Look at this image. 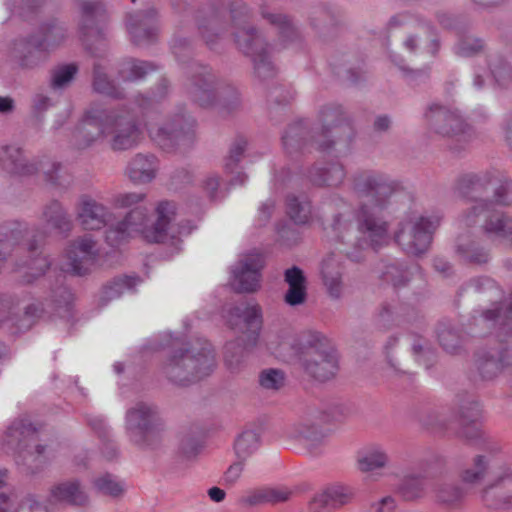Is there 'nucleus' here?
Returning a JSON list of instances; mask_svg holds the SVG:
<instances>
[{
	"instance_id": "obj_1",
	"label": "nucleus",
	"mask_w": 512,
	"mask_h": 512,
	"mask_svg": "<svg viewBox=\"0 0 512 512\" xmlns=\"http://www.w3.org/2000/svg\"><path fill=\"white\" fill-rule=\"evenodd\" d=\"M355 189L363 198V204L357 213L358 228L363 241L375 249L386 245L390 240L388 226L379 214L391 194V186L380 176L364 175L356 180Z\"/></svg>"
},
{
	"instance_id": "obj_2",
	"label": "nucleus",
	"mask_w": 512,
	"mask_h": 512,
	"mask_svg": "<svg viewBox=\"0 0 512 512\" xmlns=\"http://www.w3.org/2000/svg\"><path fill=\"white\" fill-rule=\"evenodd\" d=\"M176 213V204L167 200L158 202L153 216H148L144 208L133 209L120 223L109 227L106 239L111 245L138 235L148 242H164L168 239Z\"/></svg>"
},
{
	"instance_id": "obj_3",
	"label": "nucleus",
	"mask_w": 512,
	"mask_h": 512,
	"mask_svg": "<svg viewBox=\"0 0 512 512\" xmlns=\"http://www.w3.org/2000/svg\"><path fill=\"white\" fill-rule=\"evenodd\" d=\"M214 367V355L208 343L192 351L174 354L164 367L165 374L173 382L186 385L207 376Z\"/></svg>"
},
{
	"instance_id": "obj_4",
	"label": "nucleus",
	"mask_w": 512,
	"mask_h": 512,
	"mask_svg": "<svg viewBox=\"0 0 512 512\" xmlns=\"http://www.w3.org/2000/svg\"><path fill=\"white\" fill-rule=\"evenodd\" d=\"M84 122L87 126H95L98 136L111 135V146L114 150L130 149L140 139V131L134 122L98 107L86 113Z\"/></svg>"
},
{
	"instance_id": "obj_5",
	"label": "nucleus",
	"mask_w": 512,
	"mask_h": 512,
	"mask_svg": "<svg viewBox=\"0 0 512 512\" xmlns=\"http://www.w3.org/2000/svg\"><path fill=\"white\" fill-rule=\"evenodd\" d=\"M162 423L157 411L145 403H138L126 413V434L140 448H154L160 438Z\"/></svg>"
},
{
	"instance_id": "obj_6",
	"label": "nucleus",
	"mask_w": 512,
	"mask_h": 512,
	"mask_svg": "<svg viewBox=\"0 0 512 512\" xmlns=\"http://www.w3.org/2000/svg\"><path fill=\"white\" fill-rule=\"evenodd\" d=\"M299 361L304 370L319 381L332 378L338 369L337 355L324 337L313 334L304 342Z\"/></svg>"
},
{
	"instance_id": "obj_7",
	"label": "nucleus",
	"mask_w": 512,
	"mask_h": 512,
	"mask_svg": "<svg viewBox=\"0 0 512 512\" xmlns=\"http://www.w3.org/2000/svg\"><path fill=\"white\" fill-rule=\"evenodd\" d=\"M439 223V217L430 219L421 215H411L400 224L395 241L407 254H421L428 249L432 233Z\"/></svg>"
},
{
	"instance_id": "obj_8",
	"label": "nucleus",
	"mask_w": 512,
	"mask_h": 512,
	"mask_svg": "<svg viewBox=\"0 0 512 512\" xmlns=\"http://www.w3.org/2000/svg\"><path fill=\"white\" fill-rule=\"evenodd\" d=\"M483 503L490 508L512 506V470L503 467L494 470L488 483L481 490Z\"/></svg>"
},
{
	"instance_id": "obj_9",
	"label": "nucleus",
	"mask_w": 512,
	"mask_h": 512,
	"mask_svg": "<svg viewBox=\"0 0 512 512\" xmlns=\"http://www.w3.org/2000/svg\"><path fill=\"white\" fill-rule=\"evenodd\" d=\"M471 210L460 220L464 226H472L476 223L479 216L477 211L481 213L487 211L489 215L484 225L485 232L492 238L512 244V218L498 210L489 211L487 205L482 202H477L471 207Z\"/></svg>"
},
{
	"instance_id": "obj_10",
	"label": "nucleus",
	"mask_w": 512,
	"mask_h": 512,
	"mask_svg": "<svg viewBox=\"0 0 512 512\" xmlns=\"http://www.w3.org/2000/svg\"><path fill=\"white\" fill-rule=\"evenodd\" d=\"M97 257L95 241L84 236L72 242L66 249L65 263L61 269L66 273L84 275L94 266Z\"/></svg>"
},
{
	"instance_id": "obj_11",
	"label": "nucleus",
	"mask_w": 512,
	"mask_h": 512,
	"mask_svg": "<svg viewBox=\"0 0 512 512\" xmlns=\"http://www.w3.org/2000/svg\"><path fill=\"white\" fill-rule=\"evenodd\" d=\"M37 441V429L31 423L21 419L14 421L5 431L2 439V448L7 454H21L34 445L37 456H41L44 453V447L36 444Z\"/></svg>"
},
{
	"instance_id": "obj_12",
	"label": "nucleus",
	"mask_w": 512,
	"mask_h": 512,
	"mask_svg": "<svg viewBox=\"0 0 512 512\" xmlns=\"http://www.w3.org/2000/svg\"><path fill=\"white\" fill-rule=\"evenodd\" d=\"M233 329H239L247 334V345L242 351L256 344L262 325L261 309L257 304H240L229 311L227 318Z\"/></svg>"
},
{
	"instance_id": "obj_13",
	"label": "nucleus",
	"mask_w": 512,
	"mask_h": 512,
	"mask_svg": "<svg viewBox=\"0 0 512 512\" xmlns=\"http://www.w3.org/2000/svg\"><path fill=\"white\" fill-rule=\"evenodd\" d=\"M264 261L261 254L252 252L232 269V285L239 292H251L259 287L260 270Z\"/></svg>"
},
{
	"instance_id": "obj_14",
	"label": "nucleus",
	"mask_w": 512,
	"mask_h": 512,
	"mask_svg": "<svg viewBox=\"0 0 512 512\" xmlns=\"http://www.w3.org/2000/svg\"><path fill=\"white\" fill-rule=\"evenodd\" d=\"M353 496L351 489L342 485H334L317 493L309 504L311 512H328L348 503Z\"/></svg>"
},
{
	"instance_id": "obj_15",
	"label": "nucleus",
	"mask_w": 512,
	"mask_h": 512,
	"mask_svg": "<svg viewBox=\"0 0 512 512\" xmlns=\"http://www.w3.org/2000/svg\"><path fill=\"white\" fill-rule=\"evenodd\" d=\"M107 209L89 197H83L78 207V219L86 230H98L109 223Z\"/></svg>"
},
{
	"instance_id": "obj_16",
	"label": "nucleus",
	"mask_w": 512,
	"mask_h": 512,
	"mask_svg": "<svg viewBox=\"0 0 512 512\" xmlns=\"http://www.w3.org/2000/svg\"><path fill=\"white\" fill-rule=\"evenodd\" d=\"M429 121L434 123L437 132L446 136H456L464 132V123L461 117L446 108L435 106L427 114Z\"/></svg>"
},
{
	"instance_id": "obj_17",
	"label": "nucleus",
	"mask_w": 512,
	"mask_h": 512,
	"mask_svg": "<svg viewBox=\"0 0 512 512\" xmlns=\"http://www.w3.org/2000/svg\"><path fill=\"white\" fill-rule=\"evenodd\" d=\"M158 161L152 155H136L126 168V175L134 184H147L157 174Z\"/></svg>"
},
{
	"instance_id": "obj_18",
	"label": "nucleus",
	"mask_w": 512,
	"mask_h": 512,
	"mask_svg": "<svg viewBox=\"0 0 512 512\" xmlns=\"http://www.w3.org/2000/svg\"><path fill=\"white\" fill-rule=\"evenodd\" d=\"M388 463L387 451L378 444L363 448L357 455V466L362 472H373L385 468Z\"/></svg>"
},
{
	"instance_id": "obj_19",
	"label": "nucleus",
	"mask_w": 512,
	"mask_h": 512,
	"mask_svg": "<svg viewBox=\"0 0 512 512\" xmlns=\"http://www.w3.org/2000/svg\"><path fill=\"white\" fill-rule=\"evenodd\" d=\"M285 281L289 286L285 301L291 306L302 304L306 298V279L298 267H292L285 272Z\"/></svg>"
},
{
	"instance_id": "obj_20",
	"label": "nucleus",
	"mask_w": 512,
	"mask_h": 512,
	"mask_svg": "<svg viewBox=\"0 0 512 512\" xmlns=\"http://www.w3.org/2000/svg\"><path fill=\"white\" fill-rule=\"evenodd\" d=\"M321 274L329 294L339 297L342 292L341 266L334 256L323 260Z\"/></svg>"
},
{
	"instance_id": "obj_21",
	"label": "nucleus",
	"mask_w": 512,
	"mask_h": 512,
	"mask_svg": "<svg viewBox=\"0 0 512 512\" xmlns=\"http://www.w3.org/2000/svg\"><path fill=\"white\" fill-rule=\"evenodd\" d=\"M52 497L57 501L71 504H83L86 495L77 482H65L55 486L51 491Z\"/></svg>"
},
{
	"instance_id": "obj_22",
	"label": "nucleus",
	"mask_w": 512,
	"mask_h": 512,
	"mask_svg": "<svg viewBox=\"0 0 512 512\" xmlns=\"http://www.w3.org/2000/svg\"><path fill=\"white\" fill-rule=\"evenodd\" d=\"M152 20V12L129 16L127 20V28L136 43H141L144 39H148L153 35L154 32L147 29V26L152 22Z\"/></svg>"
},
{
	"instance_id": "obj_23",
	"label": "nucleus",
	"mask_w": 512,
	"mask_h": 512,
	"mask_svg": "<svg viewBox=\"0 0 512 512\" xmlns=\"http://www.w3.org/2000/svg\"><path fill=\"white\" fill-rule=\"evenodd\" d=\"M0 166L12 174L24 173V164L21 160V151L13 145L0 147Z\"/></svg>"
},
{
	"instance_id": "obj_24",
	"label": "nucleus",
	"mask_w": 512,
	"mask_h": 512,
	"mask_svg": "<svg viewBox=\"0 0 512 512\" xmlns=\"http://www.w3.org/2000/svg\"><path fill=\"white\" fill-rule=\"evenodd\" d=\"M260 445L259 436L255 431H244L235 441L234 449L239 460H245L257 451Z\"/></svg>"
},
{
	"instance_id": "obj_25",
	"label": "nucleus",
	"mask_w": 512,
	"mask_h": 512,
	"mask_svg": "<svg viewBox=\"0 0 512 512\" xmlns=\"http://www.w3.org/2000/svg\"><path fill=\"white\" fill-rule=\"evenodd\" d=\"M294 436L305 445L315 447L324 441L327 433L314 424L301 423L295 428Z\"/></svg>"
},
{
	"instance_id": "obj_26",
	"label": "nucleus",
	"mask_w": 512,
	"mask_h": 512,
	"mask_svg": "<svg viewBox=\"0 0 512 512\" xmlns=\"http://www.w3.org/2000/svg\"><path fill=\"white\" fill-rule=\"evenodd\" d=\"M287 212L295 223L304 224L309 221L311 206L307 201H299L296 197H288Z\"/></svg>"
},
{
	"instance_id": "obj_27",
	"label": "nucleus",
	"mask_w": 512,
	"mask_h": 512,
	"mask_svg": "<svg viewBox=\"0 0 512 512\" xmlns=\"http://www.w3.org/2000/svg\"><path fill=\"white\" fill-rule=\"evenodd\" d=\"M140 282L139 278L134 276H125L115 279L105 288L104 295L108 300L118 298L123 293L132 290Z\"/></svg>"
},
{
	"instance_id": "obj_28",
	"label": "nucleus",
	"mask_w": 512,
	"mask_h": 512,
	"mask_svg": "<svg viewBox=\"0 0 512 512\" xmlns=\"http://www.w3.org/2000/svg\"><path fill=\"white\" fill-rule=\"evenodd\" d=\"M487 469V459L484 456H477L474 459V467L465 469L461 474V480L464 484L475 485L484 478Z\"/></svg>"
},
{
	"instance_id": "obj_29",
	"label": "nucleus",
	"mask_w": 512,
	"mask_h": 512,
	"mask_svg": "<svg viewBox=\"0 0 512 512\" xmlns=\"http://www.w3.org/2000/svg\"><path fill=\"white\" fill-rule=\"evenodd\" d=\"M152 69V66L145 62L129 60L123 64L120 73L123 80L132 81L140 79Z\"/></svg>"
},
{
	"instance_id": "obj_30",
	"label": "nucleus",
	"mask_w": 512,
	"mask_h": 512,
	"mask_svg": "<svg viewBox=\"0 0 512 512\" xmlns=\"http://www.w3.org/2000/svg\"><path fill=\"white\" fill-rule=\"evenodd\" d=\"M288 498V492L278 489H262L255 491L246 498L249 504H258L261 502H280Z\"/></svg>"
},
{
	"instance_id": "obj_31",
	"label": "nucleus",
	"mask_w": 512,
	"mask_h": 512,
	"mask_svg": "<svg viewBox=\"0 0 512 512\" xmlns=\"http://www.w3.org/2000/svg\"><path fill=\"white\" fill-rule=\"evenodd\" d=\"M44 217L47 221L49 229H64L68 226V221L63 213L59 203H52L44 212Z\"/></svg>"
},
{
	"instance_id": "obj_32",
	"label": "nucleus",
	"mask_w": 512,
	"mask_h": 512,
	"mask_svg": "<svg viewBox=\"0 0 512 512\" xmlns=\"http://www.w3.org/2000/svg\"><path fill=\"white\" fill-rule=\"evenodd\" d=\"M457 251L461 256L474 263H485L488 260V253L482 248H479L475 243H470L467 247L464 246L462 240L459 241Z\"/></svg>"
},
{
	"instance_id": "obj_33",
	"label": "nucleus",
	"mask_w": 512,
	"mask_h": 512,
	"mask_svg": "<svg viewBox=\"0 0 512 512\" xmlns=\"http://www.w3.org/2000/svg\"><path fill=\"white\" fill-rule=\"evenodd\" d=\"M505 311L488 310L484 313L486 320H494L501 325H512V293L504 300Z\"/></svg>"
},
{
	"instance_id": "obj_34",
	"label": "nucleus",
	"mask_w": 512,
	"mask_h": 512,
	"mask_svg": "<svg viewBox=\"0 0 512 512\" xmlns=\"http://www.w3.org/2000/svg\"><path fill=\"white\" fill-rule=\"evenodd\" d=\"M260 385L268 390H278L284 385L285 377L278 369H267L260 374Z\"/></svg>"
},
{
	"instance_id": "obj_35",
	"label": "nucleus",
	"mask_w": 512,
	"mask_h": 512,
	"mask_svg": "<svg viewBox=\"0 0 512 512\" xmlns=\"http://www.w3.org/2000/svg\"><path fill=\"white\" fill-rule=\"evenodd\" d=\"M95 487L102 493L118 496L124 491L122 483L116 481L111 475H104L95 480Z\"/></svg>"
},
{
	"instance_id": "obj_36",
	"label": "nucleus",
	"mask_w": 512,
	"mask_h": 512,
	"mask_svg": "<svg viewBox=\"0 0 512 512\" xmlns=\"http://www.w3.org/2000/svg\"><path fill=\"white\" fill-rule=\"evenodd\" d=\"M146 195L138 192L118 193L112 198V205L115 208H128L142 202Z\"/></svg>"
},
{
	"instance_id": "obj_37",
	"label": "nucleus",
	"mask_w": 512,
	"mask_h": 512,
	"mask_svg": "<svg viewBox=\"0 0 512 512\" xmlns=\"http://www.w3.org/2000/svg\"><path fill=\"white\" fill-rule=\"evenodd\" d=\"M77 68L73 64L58 67L52 77V84L56 88H61L69 83L74 77Z\"/></svg>"
},
{
	"instance_id": "obj_38",
	"label": "nucleus",
	"mask_w": 512,
	"mask_h": 512,
	"mask_svg": "<svg viewBox=\"0 0 512 512\" xmlns=\"http://www.w3.org/2000/svg\"><path fill=\"white\" fill-rule=\"evenodd\" d=\"M49 267V262L45 257L39 256L31 260L27 266V272L24 274V278L27 282L45 273Z\"/></svg>"
},
{
	"instance_id": "obj_39",
	"label": "nucleus",
	"mask_w": 512,
	"mask_h": 512,
	"mask_svg": "<svg viewBox=\"0 0 512 512\" xmlns=\"http://www.w3.org/2000/svg\"><path fill=\"white\" fill-rule=\"evenodd\" d=\"M8 480V471L0 469V490L4 488ZM0 512H18L13 501L4 492H0Z\"/></svg>"
},
{
	"instance_id": "obj_40",
	"label": "nucleus",
	"mask_w": 512,
	"mask_h": 512,
	"mask_svg": "<svg viewBox=\"0 0 512 512\" xmlns=\"http://www.w3.org/2000/svg\"><path fill=\"white\" fill-rule=\"evenodd\" d=\"M94 88L100 93L118 97L113 84L108 80L106 74L99 71H95Z\"/></svg>"
},
{
	"instance_id": "obj_41",
	"label": "nucleus",
	"mask_w": 512,
	"mask_h": 512,
	"mask_svg": "<svg viewBox=\"0 0 512 512\" xmlns=\"http://www.w3.org/2000/svg\"><path fill=\"white\" fill-rule=\"evenodd\" d=\"M237 43L244 53L253 55V47L260 45V39L253 31H246L242 37H237Z\"/></svg>"
},
{
	"instance_id": "obj_42",
	"label": "nucleus",
	"mask_w": 512,
	"mask_h": 512,
	"mask_svg": "<svg viewBox=\"0 0 512 512\" xmlns=\"http://www.w3.org/2000/svg\"><path fill=\"white\" fill-rule=\"evenodd\" d=\"M463 494V490L458 487L446 486L438 491L437 498L443 503L451 504L461 499Z\"/></svg>"
},
{
	"instance_id": "obj_43",
	"label": "nucleus",
	"mask_w": 512,
	"mask_h": 512,
	"mask_svg": "<svg viewBox=\"0 0 512 512\" xmlns=\"http://www.w3.org/2000/svg\"><path fill=\"white\" fill-rule=\"evenodd\" d=\"M482 48V43L478 39L466 38L456 46L457 54L461 56H470Z\"/></svg>"
},
{
	"instance_id": "obj_44",
	"label": "nucleus",
	"mask_w": 512,
	"mask_h": 512,
	"mask_svg": "<svg viewBox=\"0 0 512 512\" xmlns=\"http://www.w3.org/2000/svg\"><path fill=\"white\" fill-rule=\"evenodd\" d=\"M194 98L200 105L206 106L210 103L213 90L208 81L205 80L204 85H197L193 91Z\"/></svg>"
},
{
	"instance_id": "obj_45",
	"label": "nucleus",
	"mask_w": 512,
	"mask_h": 512,
	"mask_svg": "<svg viewBox=\"0 0 512 512\" xmlns=\"http://www.w3.org/2000/svg\"><path fill=\"white\" fill-rule=\"evenodd\" d=\"M148 132L150 137L163 147L167 145L168 140L174 137V132L167 131L163 127L149 126Z\"/></svg>"
},
{
	"instance_id": "obj_46",
	"label": "nucleus",
	"mask_w": 512,
	"mask_h": 512,
	"mask_svg": "<svg viewBox=\"0 0 512 512\" xmlns=\"http://www.w3.org/2000/svg\"><path fill=\"white\" fill-rule=\"evenodd\" d=\"M481 418V410L478 405H473L471 408L467 410V412L463 413L461 416V423L463 425L472 424L473 429L478 433L479 432V424L478 421Z\"/></svg>"
},
{
	"instance_id": "obj_47",
	"label": "nucleus",
	"mask_w": 512,
	"mask_h": 512,
	"mask_svg": "<svg viewBox=\"0 0 512 512\" xmlns=\"http://www.w3.org/2000/svg\"><path fill=\"white\" fill-rule=\"evenodd\" d=\"M396 501L391 496H386L372 504L373 512H396Z\"/></svg>"
},
{
	"instance_id": "obj_48",
	"label": "nucleus",
	"mask_w": 512,
	"mask_h": 512,
	"mask_svg": "<svg viewBox=\"0 0 512 512\" xmlns=\"http://www.w3.org/2000/svg\"><path fill=\"white\" fill-rule=\"evenodd\" d=\"M245 146H246L245 141H239L231 148L229 157L225 164V168L227 170L231 169L232 164H236L237 162H239V160L245 150Z\"/></svg>"
},
{
	"instance_id": "obj_49",
	"label": "nucleus",
	"mask_w": 512,
	"mask_h": 512,
	"mask_svg": "<svg viewBox=\"0 0 512 512\" xmlns=\"http://www.w3.org/2000/svg\"><path fill=\"white\" fill-rule=\"evenodd\" d=\"M496 201L500 204H507L512 201V182H505L500 185L495 193Z\"/></svg>"
},
{
	"instance_id": "obj_50",
	"label": "nucleus",
	"mask_w": 512,
	"mask_h": 512,
	"mask_svg": "<svg viewBox=\"0 0 512 512\" xmlns=\"http://www.w3.org/2000/svg\"><path fill=\"white\" fill-rule=\"evenodd\" d=\"M422 490V482L419 479H409L407 480L405 487L403 488V494L406 497L414 498L420 495V491Z\"/></svg>"
},
{
	"instance_id": "obj_51",
	"label": "nucleus",
	"mask_w": 512,
	"mask_h": 512,
	"mask_svg": "<svg viewBox=\"0 0 512 512\" xmlns=\"http://www.w3.org/2000/svg\"><path fill=\"white\" fill-rule=\"evenodd\" d=\"M242 470L243 466L240 462L234 463L228 468L226 472V479L230 482L236 481L240 476Z\"/></svg>"
},
{
	"instance_id": "obj_52",
	"label": "nucleus",
	"mask_w": 512,
	"mask_h": 512,
	"mask_svg": "<svg viewBox=\"0 0 512 512\" xmlns=\"http://www.w3.org/2000/svg\"><path fill=\"white\" fill-rule=\"evenodd\" d=\"M219 185V179L217 176H209L204 181V189L207 191L210 197H213L217 187Z\"/></svg>"
},
{
	"instance_id": "obj_53",
	"label": "nucleus",
	"mask_w": 512,
	"mask_h": 512,
	"mask_svg": "<svg viewBox=\"0 0 512 512\" xmlns=\"http://www.w3.org/2000/svg\"><path fill=\"white\" fill-rule=\"evenodd\" d=\"M332 172H333V175L325 178L324 182H326L329 185H336L343 178V175H344L343 170L340 167H333Z\"/></svg>"
},
{
	"instance_id": "obj_54",
	"label": "nucleus",
	"mask_w": 512,
	"mask_h": 512,
	"mask_svg": "<svg viewBox=\"0 0 512 512\" xmlns=\"http://www.w3.org/2000/svg\"><path fill=\"white\" fill-rule=\"evenodd\" d=\"M348 227V219L345 214H340L334 219L333 229L336 232H342Z\"/></svg>"
},
{
	"instance_id": "obj_55",
	"label": "nucleus",
	"mask_w": 512,
	"mask_h": 512,
	"mask_svg": "<svg viewBox=\"0 0 512 512\" xmlns=\"http://www.w3.org/2000/svg\"><path fill=\"white\" fill-rule=\"evenodd\" d=\"M398 273H399V270L397 267L390 266L388 268L387 272L385 273V280L392 281L395 286L402 284V281L396 277V274H398Z\"/></svg>"
},
{
	"instance_id": "obj_56",
	"label": "nucleus",
	"mask_w": 512,
	"mask_h": 512,
	"mask_svg": "<svg viewBox=\"0 0 512 512\" xmlns=\"http://www.w3.org/2000/svg\"><path fill=\"white\" fill-rule=\"evenodd\" d=\"M208 495L214 502H221L225 498L224 490L218 487H212L208 490Z\"/></svg>"
},
{
	"instance_id": "obj_57",
	"label": "nucleus",
	"mask_w": 512,
	"mask_h": 512,
	"mask_svg": "<svg viewBox=\"0 0 512 512\" xmlns=\"http://www.w3.org/2000/svg\"><path fill=\"white\" fill-rule=\"evenodd\" d=\"M254 63H255V69L259 76L262 75V70H264L266 68V66L267 67L269 66V63L266 61V58L262 55H259V59L254 58Z\"/></svg>"
},
{
	"instance_id": "obj_58",
	"label": "nucleus",
	"mask_w": 512,
	"mask_h": 512,
	"mask_svg": "<svg viewBox=\"0 0 512 512\" xmlns=\"http://www.w3.org/2000/svg\"><path fill=\"white\" fill-rule=\"evenodd\" d=\"M13 108V101L9 97H0V112H8Z\"/></svg>"
},
{
	"instance_id": "obj_59",
	"label": "nucleus",
	"mask_w": 512,
	"mask_h": 512,
	"mask_svg": "<svg viewBox=\"0 0 512 512\" xmlns=\"http://www.w3.org/2000/svg\"><path fill=\"white\" fill-rule=\"evenodd\" d=\"M389 124V119L385 116H381L375 120L374 126L377 130H385L389 127Z\"/></svg>"
},
{
	"instance_id": "obj_60",
	"label": "nucleus",
	"mask_w": 512,
	"mask_h": 512,
	"mask_svg": "<svg viewBox=\"0 0 512 512\" xmlns=\"http://www.w3.org/2000/svg\"><path fill=\"white\" fill-rule=\"evenodd\" d=\"M446 337H451V338H454V334L452 333H447V335L445 334H440L439 335V341L441 343V345L447 350V351H450L452 352L454 350V346L453 345H450L447 340H446Z\"/></svg>"
},
{
	"instance_id": "obj_61",
	"label": "nucleus",
	"mask_w": 512,
	"mask_h": 512,
	"mask_svg": "<svg viewBox=\"0 0 512 512\" xmlns=\"http://www.w3.org/2000/svg\"><path fill=\"white\" fill-rule=\"evenodd\" d=\"M271 22L278 25H288V20L282 15H271Z\"/></svg>"
},
{
	"instance_id": "obj_62",
	"label": "nucleus",
	"mask_w": 512,
	"mask_h": 512,
	"mask_svg": "<svg viewBox=\"0 0 512 512\" xmlns=\"http://www.w3.org/2000/svg\"><path fill=\"white\" fill-rule=\"evenodd\" d=\"M272 209V204L265 203L260 208V214L267 218L270 214V210Z\"/></svg>"
},
{
	"instance_id": "obj_63",
	"label": "nucleus",
	"mask_w": 512,
	"mask_h": 512,
	"mask_svg": "<svg viewBox=\"0 0 512 512\" xmlns=\"http://www.w3.org/2000/svg\"><path fill=\"white\" fill-rule=\"evenodd\" d=\"M405 46L409 49V50H413L414 49V46H415V39L410 37L408 38L406 41H405Z\"/></svg>"
},
{
	"instance_id": "obj_64",
	"label": "nucleus",
	"mask_w": 512,
	"mask_h": 512,
	"mask_svg": "<svg viewBox=\"0 0 512 512\" xmlns=\"http://www.w3.org/2000/svg\"><path fill=\"white\" fill-rule=\"evenodd\" d=\"M93 11H94V7H92L91 5H89V4H85V5L83 6V12H84L85 14H87V15L92 14V13H93Z\"/></svg>"
}]
</instances>
